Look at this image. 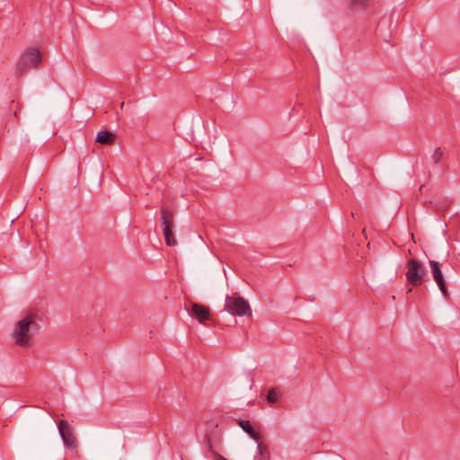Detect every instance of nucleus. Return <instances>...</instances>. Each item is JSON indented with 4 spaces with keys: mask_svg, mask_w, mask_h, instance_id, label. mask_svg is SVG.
Returning a JSON list of instances; mask_svg holds the SVG:
<instances>
[{
    "mask_svg": "<svg viewBox=\"0 0 460 460\" xmlns=\"http://www.w3.org/2000/svg\"><path fill=\"white\" fill-rule=\"evenodd\" d=\"M429 267L432 278L436 284L438 285L440 292L443 294L444 296H447L448 290L447 288V281L445 279L439 262L430 260Z\"/></svg>",
    "mask_w": 460,
    "mask_h": 460,
    "instance_id": "nucleus-6",
    "label": "nucleus"
},
{
    "mask_svg": "<svg viewBox=\"0 0 460 460\" xmlns=\"http://www.w3.org/2000/svg\"><path fill=\"white\" fill-rule=\"evenodd\" d=\"M58 430L64 444L71 448L77 447V439L75 436L73 428L66 420H61L58 423Z\"/></svg>",
    "mask_w": 460,
    "mask_h": 460,
    "instance_id": "nucleus-7",
    "label": "nucleus"
},
{
    "mask_svg": "<svg viewBox=\"0 0 460 460\" xmlns=\"http://www.w3.org/2000/svg\"><path fill=\"white\" fill-rule=\"evenodd\" d=\"M280 395V392L277 388H272L269 391L267 394V401L273 404L277 402L279 397Z\"/></svg>",
    "mask_w": 460,
    "mask_h": 460,
    "instance_id": "nucleus-14",
    "label": "nucleus"
},
{
    "mask_svg": "<svg viewBox=\"0 0 460 460\" xmlns=\"http://www.w3.org/2000/svg\"><path fill=\"white\" fill-rule=\"evenodd\" d=\"M173 217L174 216L172 209L164 207L161 208L163 233L165 243L169 246H174L177 243V240L172 232Z\"/></svg>",
    "mask_w": 460,
    "mask_h": 460,
    "instance_id": "nucleus-5",
    "label": "nucleus"
},
{
    "mask_svg": "<svg viewBox=\"0 0 460 460\" xmlns=\"http://www.w3.org/2000/svg\"><path fill=\"white\" fill-rule=\"evenodd\" d=\"M430 205L437 211H444L449 207V202L447 199L430 201Z\"/></svg>",
    "mask_w": 460,
    "mask_h": 460,
    "instance_id": "nucleus-12",
    "label": "nucleus"
},
{
    "mask_svg": "<svg viewBox=\"0 0 460 460\" xmlns=\"http://www.w3.org/2000/svg\"><path fill=\"white\" fill-rule=\"evenodd\" d=\"M41 62V55L35 48L25 50L20 57L16 65V75L21 77L30 69L36 68Z\"/></svg>",
    "mask_w": 460,
    "mask_h": 460,
    "instance_id": "nucleus-2",
    "label": "nucleus"
},
{
    "mask_svg": "<svg viewBox=\"0 0 460 460\" xmlns=\"http://www.w3.org/2000/svg\"><path fill=\"white\" fill-rule=\"evenodd\" d=\"M405 276L409 284L418 287L423 283L427 277V271L420 261L415 259H410L407 261V271Z\"/></svg>",
    "mask_w": 460,
    "mask_h": 460,
    "instance_id": "nucleus-4",
    "label": "nucleus"
},
{
    "mask_svg": "<svg viewBox=\"0 0 460 460\" xmlns=\"http://www.w3.org/2000/svg\"><path fill=\"white\" fill-rule=\"evenodd\" d=\"M119 107H120V109H122L124 107V102H123L119 104Z\"/></svg>",
    "mask_w": 460,
    "mask_h": 460,
    "instance_id": "nucleus-16",
    "label": "nucleus"
},
{
    "mask_svg": "<svg viewBox=\"0 0 460 460\" xmlns=\"http://www.w3.org/2000/svg\"><path fill=\"white\" fill-rule=\"evenodd\" d=\"M443 156V152L441 148L438 147L435 149L433 155H432V160L435 164H438Z\"/></svg>",
    "mask_w": 460,
    "mask_h": 460,
    "instance_id": "nucleus-15",
    "label": "nucleus"
},
{
    "mask_svg": "<svg viewBox=\"0 0 460 460\" xmlns=\"http://www.w3.org/2000/svg\"><path fill=\"white\" fill-rule=\"evenodd\" d=\"M349 7L355 12H361L367 8L369 0H346Z\"/></svg>",
    "mask_w": 460,
    "mask_h": 460,
    "instance_id": "nucleus-11",
    "label": "nucleus"
},
{
    "mask_svg": "<svg viewBox=\"0 0 460 460\" xmlns=\"http://www.w3.org/2000/svg\"><path fill=\"white\" fill-rule=\"evenodd\" d=\"M115 135L108 130L98 132L95 141L102 145H112L115 142Z\"/></svg>",
    "mask_w": 460,
    "mask_h": 460,
    "instance_id": "nucleus-9",
    "label": "nucleus"
},
{
    "mask_svg": "<svg viewBox=\"0 0 460 460\" xmlns=\"http://www.w3.org/2000/svg\"><path fill=\"white\" fill-rule=\"evenodd\" d=\"M238 424L254 440L259 441L261 439L259 432L253 429L249 420H239Z\"/></svg>",
    "mask_w": 460,
    "mask_h": 460,
    "instance_id": "nucleus-10",
    "label": "nucleus"
},
{
    "mask_svg": "<svg viewBox=\"0 0 460 460\" xmlns=\"http://www.w3.org/2000/svg\"><path fill=\"white\" fill-rule=\"evenodd\" d=\"M190 314L196 317L200 323H205V321L209 320L210 318V310L208 307L197 304H191V310Z\"/></svg>",
    "mask_w": 460,
    "mask_h": 460,
    "instance_id": "nucleus-8",
    "label": "nucleus"
},
{
    "mask_svg": "<svg viewBox=\"0 0 460 460\" xmlns=\"http://www.w3.org/2000/svg\"><path fill=\"white\" fill-rule=\"evenodd\" d=\"M225 309L232 315L243 316L247 314L252 316V309L248 301L237 294L226 296Z\"/></svg>",
    "mask_w": 460,
    "mask_h": 460,
    "instance_id": "nucleus-3",
    "label": "nucleus"
},
{
    "mask_svg": "<svg viewBox=\"0 0 460 460\" xmlns=\"http://www.w3.org/2000/svg\"><path fill=\"white\" fill-rule=\"evenodd\" d=\"M257 442H258L257 451H258V454L261 456L260 460H269L270 453H269L266 446L263 445L261 442H260V440Z\"/></svg>",
    "mask_w": 460,
    "mask_h": 460,
    "instance_id": "nucleus-13",
    "label": "nucleus"
},
{
    "mask_svg": "<svg viewBox=\"0 0 460 460\" xmlns=\"http://www.w3.org/2000/svg\"><path fill=\"white\" fill-rule=\"evenodd\" d=\"M37 329L38 323L34 321V316L28 314L14 327L13 337L15 344L21 347L29 345L31 340V331Z\"/></svg>",
    "mask_w": 460,
    "mask_h": 460,
    "instance_id": "nucleus-1",
    "label": "nucleus"
}]
</instances>
